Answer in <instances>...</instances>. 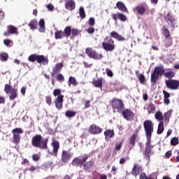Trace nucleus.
<instances>
[{
    "mask_svg": "<svg viewBox=\"0 0 179 179\" xmlns=\"http://www.w3.org/2000/svg\"><path fill=\"white\" fill-rule=\"evenodd\" d=\"M31 145L34 148L47 150L48 149V138L43 139L41 134H36L31 138Z\"/></svg>",
    "mask_w": 179,
    "mask_h": 179,
    "instance_id": "nucleus-1",
    "label": "nucleus"
},
{
    "mask_svg": "<svg viewBox=\"0 0 179 179\" xmlns=\"http://www.w3.org/2000/svg\"><path fill=\"white\" fill-rule=\"evenodd\" d=\"M89 132L92 135H97L103 132V129L96 124H92L89 127Z\"/></svg>",
    "mask_w": 179,
    "mask_h": 179,
    "instance_id": "nucleus-17",
    "label": "nucleus"
},
{
    "mask_svg": "<svg viewBox=\"0 0 179 179\" xmlns=\"http://www.w3.org/2000/svg\"><path fill=\"white\" fill-rule=\"evenodd\" d=\"M52 146V154L53 156L57 157L58 156V150H59V142H58L55 138H52V142L51 143Z\"/></svg>",
    "mask_w": 179,
    "mask_h": 179,
    "instance_id": "nucleus-21",
    "label": "nucleus"
},
{
    "mask_svg": "<svg viewBox=\"0 0 179 179\" xmlns=\"http://www.w3.org/2000/svg\"><path fill=\"white\" fill-rule=\"evenodd\" d=\"M163 94L164 96V99H169L170 97V93L167 92V91L164 90Z\"/></svg>",
    "mask_w": 179,
    "mask_h": 179,
    "instance_id": "nucleus-64",
    "label": "nucleus"
},
{
    "mask_svg": "<svg viewBox=\"0 0 179 179\" xmlns=\"http://www.w3.org/2000/svg\"><path fill=\"white\" fill-rule=\"evenodd\" d=\"M72 156H73V153H71L69 151L63 150L61 160L63 163H68V162L72 159Z\"/></svg>",
    "mask_w": 179,
    "mask_h": 179,
    "instance_id": "nucleus-15",
    "label": "nucleus"
},
{
    "mask_svg": "<svg viewBox=\"0 0 179 179\" xmlns=\"http://www.w3.org/2000/svg\"><path fill=\"white\" fill-rule=\"evenodd\" d=\"M136 138H138L137 133H134L131 136L129 140V146H128L129 150H132V149H134V146H135V143H136Z\"/></svg>",
    "mask_w": 179,
    "mask_h": 179,
    "instance_id": "nucleus-23",
    "label": "nucleus"
},
{
    "mask_svg": "<svg viewBox=\"0 0 179 179\" xmlns=\"http://www.w3.org/2000/svg\"><path fill=\"white\" fill-rule=\"evenodd\" d=\"M171 143L173 146H176V145H178V138H177V137H173V138L171 140Z\"/></svg>",
    "mask_w": 179,
    "mask_h": 179,
    "instance_id": "nucleus-49",
    "label": "nucleus"
},
{
    "mask_svg": "<svg viewBox=\"0 0 179 179\" xmlns=\"http://www.w3.org/2000/svg\"><path fill=\"white\" fill-rule=\"evenodd\" d=\"M45 101L46 103L48 104V106H51V103L52 101L50 96H45Z\"/></svg>",
    "mask_w": 179,
    "mask_h": 179,
    "instance_id": "nucleus-57",
    "label": "nucleus"
},
{
    "mask_svg": "<svg viewBox=\"0 0 179 179\" xmlns=\"http://www.w3.org/2000/svg\"><path fill=\"white\" fill-rule=\"evenodd\" d=\"M93 166H94V161H93V159L88 162L85 161L84 164H83V170L86 173H90V169H92Z\"/></svg>",
    "mask_w": 179,
    "mask_h": 179,
    "instance_id": "nucleus-22",
    "label": "nucleus"
},
{
    "mask_svg": "<svg viewBox=\"0 0 179 179\" xmlns=\"http://www.w3.org/2000/svg\"><path fill=\"white\" fill-rule=\"evenodd\" d=\"M10 43H12V41L10 39H5L3 41V44L5 45H7V47H9L10 45Z\"/></svg>",
    "mask_w": 179,
    "mask_h": 179,
    "instance_id": "nucleus-60",
    "label": "nucleus"
},
{
    "mask_svg": "<svg viewBox=\"0 0 179 179\" xmlns=\"http://www.w3.org/2000/svg\"><path fill=\"white\" fill-rule=\"evenodd\" d=\"M153 123L150 120H145L143 122L144 131L147 139H152V132L153 131Z\"/></svg>",
    "mask_w": 179,
    "mask_h": 179,
    "instance_id": "nucleus-4",
    "label": "nucleus"
},
{
    "mask_svg": "<svg viewBox=\"0 0 179 179\" xmlns=\"http://www.w3.org/2000/svg\"><path fill=\"white\" fill-rule=\"evenodd\" d=\"M164 19L169 26H171L172 27H177V22H176V18L173 17L171 13H168V14L165 15Z\"/></svg>",
    "mask_w": 179,
    "mask_h": 179,
    "instance_id": "nucleus-13",
    "label": "nucleus"
},
{
    "mask_svg": "<svg viewBox=\"0 0 179 179\" xmlns=\"http://www.w3.org/2000/svg\"><path fill=\"white\" fill-rule=\"evenodd\" d=\"M122 143H124V141H122L118 144H116L115 146V150H117V152L120 151L122 146Z\"/></svg>",
    "mask_w": 179,
    "mask_h": 179,
    "instance_id": "nucleus-48",
    "label": "nucleus"
},
{
    "mask_svg": "<svg viewBox=\"0 0 179 179\" xmlns=\"http://www.w3.org/2000/svg\"><path fill=\"white\" fill-rule=\"evenodd\" d=\"M151 83H152V89L155 90L157 83V66L155 67L154 71L151 74Z\"/></svg>",
    "mask_w": 179,
    "mask_h": 179,
    "instance_id": "nucleus-16",
    "label": "nucleus"
},
{
    "mask_svg": "<svg viewBox=\"0 0 179 179\" xmlns=\"http://www.w3.org/2000/svg\"><path fill=\"white\" fill-rule=\"evenodd\" d=\"M53 96H55V97H57V96H63L62 94H61V90L59 89H55L53 90Z\"/></svg>",
    "mask_w": 179,
    "mask_h": 179,
    "instance_id": "nucleus-47",
    "label": "nucleus"
},
{
    "mask_svg": "<svg viewBox=\"0 0 179 179\" xmlns=\"http://www.w3.org/2000/svg\"><path fill=\"white\" fill-rule=\"evenodd\" d=\"M13 134V143L19 145L20 143V134H23L22 128H15L11 131Z\"/></svg>",
    "mask_w": 179,
    "mask_h": 179,
    "instance_id": "nucleus-8",
    "label": "nucleus"
},
{
    "mask_svg": "<svg viewBox=\"0 0 179 179\" xmlns=\"http://www.w3.org/2000/svg\"><path fill=\"white\" fill-rule=\"evenodd\" d=\"M9 58V55L6 52L0 53V61L2 62H5V61H8Z\"/></svg>",
    "mask_w": 179,
    "mask_h": 179,
    "instance_id": "nucleus-37",
    "label": "nucleus"
},
{
    "mask_svg": "<svg viewBox=\"0 0 179 179\" xmlns=\"http://www.w3.org/2000/svg\"><path fill=\"white\" fill-rule=\"evenodd\" d=\"M71 31H72V27L69 26L66 27L63 31V34H64V37H66V38L71 37Z\"/></svg>",
    "mask_w": 179,
    "mask_h": 179,
    "instance_id": "nucleus-31",
    "label": "nucleus"
},
{
    "mask_svg": "<svg viewBox=\"0 0 179 179\" xmlns=\"http://www.w3.org/2000/svg\"><path fill=\"white\" fill-rule=\"evenodd\" d=\"M103 134L105 136L106 141L111 139V138H114V135H115L113 129H107L104 131Z\"/></svg>",
    "mask_w": 179,
    "mask_h": 179,
    "instance_id": "nucleus-30",
    "label": "nucleus"
},
{
    "mask_svg": "<svg viewBox=\"0 0 179 179\" xmlns=\"http://www.w3.org/2000/svg\"><path fill=\"white\" fill-rule=\"evenodd\" d=\"M76 115V112L73 110H67L65 112V116L67 117V118H72Z\"/></svg>",
    "mask_w": 179,
    "mask_h": 179,
    "instance_id": "nucleus-38",
    "label": "nucleus"
},
{
    "mask_svg": "<svg viewBox=\"0 0 179 179\" xmlns=\"http://www.w3.org/2000/svg\"><path fill=\"white\" fill-rule=\"evenodd\" d=\"M79 15L80 19H85V17H86V13H85V8H83V7H80Z\"/></svg>",
    "mask_w": 179,
    "mask_h": 179,
    "instance_id": "nucleus-43",
    "label": "nucleus"
},
{
    "mask_svg": "<svg viewBox=\"0 0 179 179\" xmlns=\"http://www.w3.org/2000/svg\"><path fill=\"white\" fill-rule=\"evenodd\" d=\"M87 32L88 33V34H93V33H94V28L92 27L87 28Z\"/></svg>",
    "mask_w": 179,
    "mask_h": 179,
    "instance_id": "nucleus-59",
    "label": "nucleus"
},
{
    "mask_svg": "<svg viewBox=\"0 0 179 179\" xmlns=\"http://www.w3.org/2000/svg\"><path fill=\"white\" fill-rule=\"evenodd\" d=\"M80 34V31L78 30L76 28L71 29V38H73L74 37H76Z\"/></svg>",
    "mask_w": 179,
    "mask_h": 179,
    "instance_id": "nucleus-36",
    "label": "nucleus"
},
{
    "mask_svg": "<svg viewBox=\"0 0 179 179\" xmlns=\"http://www.w3.org/2000/svg\"><path fill=\"white\" fill-rule=\"evenodd\" d=\"M94 179H107V176L104 174H100V173H96L94 175Z\"/></svg>",
    "mask_w": 179,
    "mask_h": 179,
    "instance_id": "nucleus-39",
    "label": "nucleus"
},
{
    "mask_svg": "<svg viewBox=\"0 0 179 179\" xmlns=\"http://www.w3.org/2000/svg\"><path fill=\"white\" fill-rule=\"evenodd\" d=\"M112 108L113 110H116L117 113H120L124 110V102H122V100L117 98H113L111 101H110Z\"/></svg>",
    "mask_w": 179,
    "mask_h": 179,
    "instance_id": "nucleus-6",
    "label": "nucleus"
},
{
    "mask_svg": "<svg viewBox=\"0 0 179 179\" xmlns=\"http://www.w3.org/2000/svg\"><path fill=\"white\" fill-rule=\"evenodd\" d=\"M151 139L152 138H147L145 150L143 152L145 157L148 159L150 157V155H152V148H153V145H150V143H152Z\"/></svg>",
    "mask_w": 179,
    "mask_h": 179,
    "instance_id": "nucleus-11",
    "label": "nucleus"
},
{
    "mask_svg": "<svg viewBox=\"0 0 179 179\" xmlns=\"http://www.w3.org/2000/svg\"><path fill=\"white\" fill-rule=\"evenodd\" d=\"M110 37L115 38V40H117V41H125V38H124V36L118 34V33H117V31H115L110 32Z\"/></svg>",
    "mask_w": 179,
    "mask_h": 179,
    "instance_id": "nucleus-28",
    "label": "nucleus"
},
{
    "mask_svg": "<svg viewBox=\"0 0 179 179\" xmlns=\"http://www.w3.org/2000/svg\"><path fill=\"white\" fill-rule=\"evenodd\" d=\"M172 113L173 110H170L164 114V117L166 121H169V118H170V115H171Z\"/></svg>",
    "mask_w": 179,
    "mask_h": 179,
    "instance_id": "nucleus-51",
    "label": "nucleus"
},
{
    "mask_svg": "<svg viewBox=\"0 0 179 179\" xmlns=\"http://www.w3.org/2000/svg\"><path fill=\"white\" fill-rule=\"evenodd\" d=\"M32 160H34V162H38V160H40V155H38V154H33Z\"/></svg>",
    "mask_w": 179,
    "mask_h": 179,
    "instance_id": "nucleus-55",
    "label": "nucleus"
},
{
    "mask_svg": "<svg viewBox=\"0 0 179 179\" xmlns=\"http://www.w3.org/2000/svg\"><path fill=\"white\" fill-rule=\"evenodd\" d=\"M85 54L88 55L89 58L92 59H103V55L101 53L97 52L95 50H93L92 48H87L85 50Z\"/></svg>",
    "mask_w": 179,
    "mask_h": 179,
    "instance_id": "nucleus-7",
    "label": "nucleus"
},
{
    "mask_svg": "<svg viewBox=\"0 0 179 179\" xmlns=\"http://www.w3.org/2000/svg\"><path fill=\"white\" fill-rule=\"evenodd\" d=\"M147 110L149 114H151V113H155L156 110V107H155V105L153 103H150L147 108Z\"/></svg>",
    "mask_w": 179,
    "mask_h": 179,
    "instance_id": "nucleus-41",
    "label": "nucleus"
},
{
    "mask_svg": "<svg viewBox=\"0 0 179 179\" xmlns=\"http://www.w3.org/2000/svg\"><path fill=\"white\" fill-rule=\"evenodd\" d=\"M64 37H65V35L62 30H57L55 32V38L56 40H61L64 38Z\"/></svg>",
    "mask_w": 179,
    "mask_h": 179,
    "instance_id": "nucleus-33",
    "label": "nucleus"
},
{
    "mask_svg": "<svg viewBox=\"0 0 179 179\" xmlns=\"http://www.w3.org/2000/svg\"><path fill=\"white\" fill-rule=\"evenodd\" d=\"M62 68H64V63L56 64L55 66L52 69V71L50 73L52 78H54L57 73H59L62 71Z\"/></svg>",
    "mask_w": 179,
    "mask_h": 179,
    "instance_id": "nucleus-19",
    "label": "nucleus"
},
{
    "mask_svg": "<svg viewBox=\"0 0 179 179\" xmlns=\"http://www.w3.org/2000/svg\"><path fill=\"white\" fill-rule=\"evenodd\" d=\"M28 60L30 62H36L38 64H43V65H48V57L43 55L32 54L29 56Z\"/></svg>",
    "mask_w": 179,
    "mask_h": 179,
    "instance_id": "nucleus-2",
    "label": "nucleus"
},
{
    "mask_svg": "<svg viewBox=\"0 0 179 179\" xmlns=\"http://www.w3.org/2000/svg\"><path fill=\"white\" fill-rule=\"evenodd\" d=\"M76 8V3L73 0H67L65 3V8L67 10H73Z\"/></svg>",
    "mask_w": 179,
    "mask_h": 179,
    "instance_id": "nucleus-26",
    "label": "nucleus"
},
{
    "mask_svg": "<svg viewBox=\"0 0 179 179\" xmlns=\"http://www.w3.org/2000/svg\"><path fill=\"white\" fill-rule=\"evenodd\" d=\"M56 79L57 82L62 83V82L65 81V77L62 73H58L56 76Z\"/></svg>",
    "mask_w": 179,
    "mask_h": 179,
    "instance_id": "nucleus-42",
    "label": "nucleus"
},
{
    "mask_svg": "<svg viewBox=\"0 0 179 179\" xmlns=\"http://www.w3.org/2000/svg\"><path fill=\"white\" fill-rule=\"evenodd\" d=\"M148 178V176L146 175L145 173H141L139 175V179H147Z\"/></svg>",
    "mask_w": 179,
    "mask_h": 179,
    "instance_id": "nucleus-62",
    "label": "nucleus"
},
{
    "mask_svg": "<svg viewBox=\"0 0 179 179\" xmlns=\"http://www.w3.org/2000/svg\"><path fill=\"white\" fill-rule=\"evenodd\" d=\"M147 10H149V6H148L146 3H142L133 8V11L141 16H142V15H145Z\"/></svg>",
    "mask_w": 179,
    "mask_h": 179,
    "instance_id": "nucleus-9",
    "label": "nucleus"
},
{
    "mask_svg": "<svg viewBox=\"0 0 179 179\" xmlns=\"http://www.w3.org/2000/svg\"><path fill=\"white\" fill-rule=\"evenodd\" d=\"M87 159H89V155H84L82 159H80L79 157H75L73 159V164H76L77 166L82 167L83 166L85 162H87Z\"/></svg>",
    "mask_w": 179,
    "mask_h": 179,
    "instance_id": "nucleus-14",
    "label": "nucleus"
},
{
    "mask_svg": "<svg viewBox=\"0 0 179 179\" xmlns=\"http://www.w3.org/2000/svg\"><path fill=\"white\" fill-rule=\"evenodd\" d=\"M96 22L94 21V17H90L89 20H88V24L91 27H93V26H94Z\"/></svg>",
    "mask_w": 179,
    "mask_h": 179,
    "instance_id": "nucleus-52",
    "label": "nucleus"
},
{
    "mask_svg": "<svg viewBox=\"0 0 179 179\" xmlns=\"http://www.w3.org/2000/svg\"><path fill=\"white\" fill-rule=\"evenodd\" d=\"M103 78H99L97 80H92V84L94 86V87L103 89Z\"/></svg>",
    "mask_w": 179,
    "mask_h": 179,
    "instance_id": "nucleus-29",
    "label": "nucleus"
},
{
    "mask_svg": "<svg viewBox=\"0 0 179 179\" xmlns=\"http://www.w3.org/2000/svg\"><path fill=\"white\" fill-rule=\"evenodd\" d=\"M157 75H165L164 69L163 67H157Z\"/></svg>",
    "mask_w": 179,
    "mask_h": 179,
    "instance_id": "nucleus-53",
    "label": "nucleus"
},
{
    "mask_svg": "<svg viewBox=\"0 0 179 179\" xmlns=\"http://www.w3.org/2000/svg\"><path fill=\"white\" fill-rule=\"evenodd\" d=\"M164 119V116H163V113L162 112L158 111L157 112V120L158 121H162V120Z\"/></svg>",
    "mask_w": 179,
    "mask_h": 179,
    "instance_id": "nucleus-54",
    "label": "nucleus"
},
{
    "mask_svg": "<svg viewBox=\"0 0 179 179\" xmlns=\"http://www.w3.org/2000/svg\"><path fill=\"white\" fill-rule=\"evenodd\" d=\"M29 27L31 29V30H36L38 26V22L36 20H32L29 24Z\"/></svg>",
    "mask_w": 179,
    "mask_h": 179,
    "instance_id": "nucleus-34",
    "label": "nucleus"
},
{
    "mask_svg": "<svg viewBox=\"0 0 179 179\" xmlns=\"http://www.w3.org/2000/svg\"><path fill=\"white\" fill-rule=\"evenodd\" d=\"M106 73L107 76H109V78H113V71H111L110 69H106Z\"/></svg>",
    "mask_w": 179,
    "mask_h": 179,
    "instance_id": "nucleus-58",
    "label": "nucleus"
},
{
    "mask_svg": "<svg viewBox=\"0 0 179 179\" xmlns=\"http://www.w3.org/2000/svg\"><path fill=\"white\" fill-rule=\"evenodd\" d=\"M163 34L166 38H169L170 37V31H169L166 27H164L163 29Z\"/></svg>",
    "mask_w": 179,
    "mask_h": 179,
    "instance_id": "nucleus-46",
    "label": "nucleus"
},
{
    "mask_svg": "<svg viewBox=\"0 0 179 179\" xmlns=\"http://www.w3.org/2000/svg\"><path fill=\"white\" fill-rule=\"evenodd\" d=\"M164 131V124L163 122H160L158 125L157 128V134H163V131Z\"/></svg>",
    "mask_w": 179,
    "mask_h": 179,
    "instance_id": "nucleus-40",
    "label": "nucleus"
},
{
    "mask_svg": "<svg viewBox=\"0 0 179 179\" xmlns=\"http://www.w3.org/2000/svg\"><path fill=\"white\" fill-rule=\"evenodd\" d=\"M147 179H157V173H151L148 175Z\"/></svg>",
    "mask_w": 179,
    "mask_h": 179,
    "instance_id": "nucleus-56",
    "label": "nucleus"
},
{
    "mask_svg": "<svg viewBox=\"0 0 179 179\" xmlns=\"http://www.w3.org/2000/svg\"><path fill=\"white\" fill-rule=\"evenodd\" d=\"M39 31L40 33H44L45 31V22L43 19H41L38 22Z\"/></svg>",
    "mask_w": 179,
    "mask_h": 179,
    "instance_id": "nucleus-32",
    "label": "nucleus"
},
{
    "mask_svg": "<svg viewBox=\"0 0 179 179\" xmlns=\"http://www.w3.org/2000/svg\"><path fill=\"white\" fill-rule=\"evenodd\" d=\"M17 29L13 25L8 26V30L3 33V36H10V34H16Z\"/></svg>",
    "mask_w": 179,
    "mask_h": 179,
    "instance_id": "nucleus-25",
    "label": "nucleus"
},
{
    "mask_svg": "<svg viewBox=\"0 0 179 179\" xmlns=\"http://www.w3.org/2000/svg\"><path fill=\"white\" fill-rule=\"evenodd\" d=\"M164 76L166 78H169V79H172V78H174V73L173 71H169L168 73H165Z\"/></svg>",
    "mask_w": 179,
    "mask_h": 179,
    "instance_id": "nucleus-50",
    "label": "nucleus"
},
{
    "mask_svg": "<svg viewBox=\"0 0 179 179\" xmlns=\"http://www.w3.org/2000/svg\"><path fill=\"white\" fill-rule=\"evenodd\" d=\"M102 47L105 51H114L115 50V44L113 38L106 36L104 38V42L102 43Z\"/></svg>",
    "mask_w": 179,
    "mask_h": 179,
    "instance_id": "nucleus-3",
    "label": "nucleus"
},
{
    "mask_svg": "<svg viewBox=\"0 0 179 179\" xmlns=\"http://www.w3.org/2000/svg\"><path fill=\"white\" fill-rule=\"evenodd\" d=\"M112 18L115 22H117L119 19L120 22H127V18L125 15H124L122 13H117L116 14H112L111 15Z\"/></svg>",
    "mask_w": 179,
    "mask_h": 179,
    "instance_id": "nucleus-18",
    "label": "nucleus"
},
{
    "mask_svg": "<svg viewBox=\"0 0 179 179\" xmlns=\"http://www.w3.org/2000/svg\"><path fill=\"white\" fill-rule=\"evenodd\" d=\"M138 79L140 83L145 85V82L146 79L145 78V76L143 74H141V73L138 74Z\"/></svg>",
    "mask_w": 179,
    "mask_h": 179,
    "instance_id": "nucleus-44",
    "label": "nucleus"
},
{
    "mask_svg": "<svg viewBox=\"0 0 179 179\" xmlns=\"http://www.w3.org/2000/svg\"><path fill=\"white\" fill-rule=\"evenodd\" d=\"M68 85L69 86H71V85H73V86H77L78 82H76V79L74 77L70 76L69 78Z\"/></svg>",
    "mask_w": 179,
    "mask_h": 179,
    "instance_id": "nucleus-35",
    "label": "nucleus"
},
{
    "mask_svg": "<svg viewBox=\"0 0 179 179\" xmlns=\"http://www.w3.org/2000/svg\"><path fill=\"white\" fill-rule=\"evenodd\" d=\"M36 169H37V167L32 165L29 168L25 169L24 171V173H26L27 171H30L31 173H34V171H36Z\"/></svg>",
    "mask_w": 179,
    "mask_h": 179,
    "instance_id": "nucleus-45",
    "label": "nucleus"
},
{
    "mask_svg": "<svg viewBox=\"0 0 179 179\" xmlns=\"http://www.w3.org/2000/svg\"><path fill=\"white\" fill-rule=\"evenodd\" d=\"M120 113L126 121H132L135 117V113L130 109H123Z\"/></svg>",
    "mask_w": 179,
    "mask_h": 179,
    "instance_id": "nucleus-10",
    "label": "nucleus"
},
{
    "mask_svg": "<svg viewBox=\"0 0 179 179\" xmlns=\"http://www.w3.org/2000/svg\"><path fill=\"white\" fill-rule=\"evenodd\" d=\"M165 83L168 89L171 90H177L179 87V81L177 80H166Z\"/></svg>",
    "mask_w": 179,
    "mask_h": 179,
    "instance_id": "nucleus-12",
    "label": "nucleus"
},
{
    "mask_svg": "<svg viewBox=\"0 0 179 179\" xmlns=\"http://www.w3.org/2000/svg\"><path fill=\"white\" fill-rule=\"evenodd\" d=\"M55 104L57 110H62L64 104V95H59L55 99Z\"/></svg>",
    "mask_w": 179,
    "mask_h": 179,
    "instance_id": "nucleus-20",
    "label": "nucleus"
},
{
    "mask_svg": "<svg viewBox=\"0 0 179 179\" xmlns=\"http://www.w3.org/2000/svg\"><path fill=\"white\" fill-rule=\"evenodd\" d=\"M4 92L6 94H9L10 100H15L17 97V88H12L10 83L5 85Z\"/></svg>",
    "mask_w": 179,
    "mask_h": 179,
    "instance_id": "nucleus-5",
    "label": "nucleus"
},
{
    "mask_svg": "<svg viewBox=\"0 0 179 179\" xmlns=\"http://www.w3.org/2000/svg\"><path fill=\"white\" fill-rule=\"evenodd\" d=\"M140 173H142V166L138 165V164H134L131 170L132 176H134V177H138Z\"/></svg>",
    "mask_w": 179,
    "mask_h": 179,
    "instance_id": "nucleus-24",
    "label": "nucleus"
},
{
    "mask_svg": "<svg viewBox=\"0 0 179 179\" xmlns=\"http://www.w3.org/2000/svg\"><path fill=\"white\" fill-rule=\"evenodd\" d=\"M90 103H91V101L86 100L85 102V107H84V108H89L90 107Z\"/></svg>",
    "mask_w": 179,
    "mask_h": 179,
    "instance_id": "nucleus-63",
    "label": "nucleus"
},
{
    "mask_svg": "<svg viewBox=\"0 0 179 179\" xmlns=\"http://www.w3.org/2000/svg\"><path fill=\"white\" fill-rule=\"evenodd\" d=\"M116 8L118 10H121L124 13H128V8L125 6V4L121 1H117L116 3Z\"/></svg>",
    "mask_w": 179,
    "mask_h": 179,
    "instance_id": "nucleus-27",
    "label": "nucleus"
},
{
    "mask_svg": "<svg viewBox=\"0 0 179 179\" xmlns=\"http://www.w3.org/2000/svg\"><path fill=\"white\" fill-rule=\"evenodd\" d=\"M118 170V168L115 166H112V169H111V171H110V173H112V174L113 176H115V171H117Z\"/></svg>",
    "mask_w": 179,
    "mask_h": 179,
    "instance_id": "nucleus-61",
    "label": "nucleus"
}]
</instances>
